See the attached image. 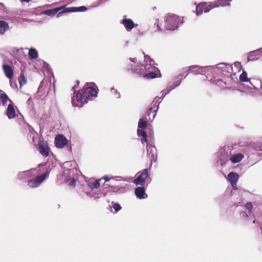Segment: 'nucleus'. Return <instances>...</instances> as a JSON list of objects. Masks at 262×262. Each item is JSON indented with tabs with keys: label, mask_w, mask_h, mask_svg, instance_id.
<instances>
[{
	"label": "nucleus",
	"mask_w": 262,
	"mask_h": 262,
	"mask_svg": "<svg viewBox=\"0 0 262 262\" xmlns=\"http://www.w3.org/2000/svg\"><path fill=\"white\" fill-rule=\"evenodd\" d=\"M154 61L147 55L144 56L142 63L137 62L136 58H129L127 63L126 68L128 70L146 78L152 79L158 77L159 71L155 66Z\"/></svg>",
	"instance_id": "1"
},
{
	"label": "nucleus",
	"mask_w": 262,
	"mask_h": 262,
	"mask_svg": "<svg viewBox=\"0 0 262 262\" xmlns=\"http://www.w3.org/2000/svg\"><path fill=\"white\" fill-rule=\"evenodd\" d=\"M214 72L220 73L225 76L223 79H211V82L222 88H225L227 86H230L234 82L237 80V77L235 73H233V68L232 65L226 63H220L216 65Z\"/></svg>",
	"instance_id": "2"
},
{
	"label": "nucleus",
	"mask_w": 262,
	"mask_h": 262,
	"mask_svg": "<svg viewBox=\"0 0 262 262\" xmlns=\"http://www.w3.org/2000/svg\"><path fill=\"white\" fill-rule=\"evenodd\" d=\"M77 88V85H75L73 88L74 92L72 98V103L75 107H82L84 103L88 102L89 100L97 96V91L92 86L85 85L81 91L76 92L75 89Z\"/></svg>",
	"instance_id": "3"
},
{
	"label": "nucleus",
	"mask_w": 262,
	"mask_h": 262,
	"mask_svg": "<svg viewBox=\"0 0 262 262\" xmlns=\"http://www.w3.org/2000/svg\"><path fill=\"white\" fill-rule=\"evenodd\" d=\"M183 24V18L179 16L168 14L165 16L164 27L167 30H174Z\"/></svg>",
	"instance_id": "4"
},
{
	"label": "nucleus",
	"mask_w": 262,
	"mask_h": 262,
	"mask_svg": "<svg viewBox=\"0 0 262 262\" xmlns=\"http://www.w3.org/2000/svg\"><path fill=\"white\" fill-rule=\"evenodd\" d=\"M185 71H190L192 73L195 74H201L205 75L207 78L212 74L215 71V67L214 66H204L201 67L197 65H193L188 67H185Z\"/></svg>",
	"instance_id": "5"
},
{
	"label": "nucleus",
	"mask_w": 262,
	"mask_h": 262,
	"mask_svg": "<svg viewBox=\"0 0 262 262\" xmlns=\"http://www.w3.org/2000/svg\"><path fill=\"white\" fill-rule=\"evenodd\" d=\"M50 170L47 169L46 171L42 174L38 176L34 179L28 180V185L31 188L38 187L41 183L49 177Z\"/></svg>",
	"instance_id": "6"
},
{
	"label": "nucleus",
	"mask_w": 262,
	"mask_h": 262,
	"mask_svg": "<svg viewBox=\"0 0 262 262\" xmlns=\"http://www.w3.org/2000/svg\"><path fill=\"white\" fill-rule=\"evenodd\" d=\"M137 175L138 177L134 180V183L137 185L143 186L148 177V169H144L142 171L138 172Z\"/></svg>",
	"instance_id": "7"
},
{
	"label": "nucleus",
	"mask_w": 262,
	"mask_h": 262,
	"mask_svg": "<svg viewBox=\"0 0 262 262\" xmlns=\"http://www.w3.org/2000/svg\"><path fill=\"white\" fill-rule=\"evenodd\" d=\"M66 6H63L59 7H57L53 9L47 10L43 11V13L48 16H54L57 13V17L61 16V14L66 12L64 10Z\"/></svg>",
	"instance_id": "8"
},
{
	"label": "nucleus",
	"mask_w": 262,
	"mask_h": 262,
	"mask_svg": "<svg viewBox=\"0 0 262 262\" xmlns=\"http://www.w3.org/2000/svg\"><path fill=\"white\" fill-rule=\"evenodd\" d=\"M121 24L123 25L127 32L130 31L135 27L138 26L135 24L130 18H127L126 16H123V19L121 21Z\"/></svg>",
	"instance_id": "9"
},
{
	"label": "nucleus",
	"mask_w": 262,
	"mask_h": 262,
	"mask_svg": "<svg viewBox=\"0 0 262 262\" xmlns=\"http://www.w3.org/2000/svg\"><path fill=\"white\" fill-rule=\"evenodd\" d=\"M147 154L150 158L151 161H156L157 160V149L155 145L147 144Z\"/></svg>",
	"instance_id": "10"
},
{
	"label": "nucleus",
	"mask_w": 262,
	"mask_h": 262,
	"mask_svg": "<svg viewBox=\"0 0 262 262\" xmlns=\"http://www.w3.org/2000/svg\"><path fill=\"white\" fill-rule=\"evenodd\" d=\"M67 144L68 140L63 135H60L56 137L55 139V144L56 147L62 148Z\"/></svg>",
	"instance_id": "11"
},
{
	"label": "nucleus",
	"mask_w": 262,
	"mask_h": 262,
	"mask_svg": "<svg viewBox=\"0 0 262 262\" xmlns=\"http://www.w3.org/2000/svg\"><path fill=\"white\" fill-rule=\"evenodd\" d=\"M38 149L40 154L43 157H47L49 154V148L43 141L38 142Z\"/></svg>",
	"instance_id": "12"
},
{
	"label": "nucleus",
	"mask_w": 262,
	"mask_h": 262,
	"mask_svg": "<svg viewBox=\"0 0 262 262\" xmlns=\"http://www.w3.org/2000/svg\"><path fill=\"white\" fill-rule=\"evenodd\" d=\"M233 148L232 146H224L221 150V154L225 159H228L232 155Z\"/></svg>",
	"instance_id": "13"
},
{
	"label": "nucleus",
	"mask_w": 262,
	"mask_h": 262,
	"mask_svg": "<svg viewBox=\"0 0 262 262\" xmlns=\"http://www.w3.org/2000/svg\"><path fill=\"white\" fill-rule=\"evenodd\" d=\"M261 56V53L259 49L249 53L248 55V61H255L258 59Z\"/></svg>",
	"instance_id": "14"
},
{
	"label": "nucleus",
	"mask_w": 262,
	"mask_h": 262,
	"mask_svg": "<svg viewBox=\"0 0 262 262\" xmlns=\"http://www.w3.org/2000/svg\"><path fill=\"white\" fill-rule=\"evenodd\" d=\"M135 193L136 196L139 199H143L147 198V194L145 193V190L143 187H138L136 188Z\"/></svg>",
	"instance_id": "15"
},
{
	"label": "nucleus",
	"mask_w": 262,
	"mask_h": 262,
	"mask_svg": "<svg viewBox=\"0 0 262 262\" xmlns=\"http://www.w3.org/2000/svg\"><path fill=\"white\" fill-rule=\"evenodd\" d=\"M3 69L5 76L9 79H11L13 77V71L11 66L8 64H4Z\"/></svg>",
	"instance_id": "16"
},
{
	"label": "nucleus",
	"mask_w": 262,
	"mask_h": 262,
	"mask_svg": "<svg viewBox=\"0 0 262 262\" xmlns=\"http://www.w3.org/2000/svg\"><path fill=\"white\" fill-rule=\"evenodd\" d=\"M239 80L242 82H249L250 85L247 86V89H251L252 86L256 88L254 84L250 81V79L247 77V73L245 71H243L242 74L239 76Z\"/></svg>",
	"instance_id": "17"
},
{
	"label": "nucleus",
	"mask_w": 262,
	"mask_h": 262,
	"mask_svg": "<svg viewBox=\"0 0 262 262\" xmlns=\"http://www.w3.org/2000/svg\"><path fill=\"white\" fill-rule=\"evenodd\" d=\"M6 115L9 119H11L15 117L16 113L13 103L9 104L8 105L6 111Z\"/></svg>",
	"instance_id": "18"
},
{
	"label": "nucleus",
	"mask_w": 262,
	"mask_h": 262,
	"mask_svg": "<svg viewBox=\"0 0 262 262\" xmlns=\"http://www.w3.org/2000/svg\"><path fill=\"white\" fill-rule=\"evenodd\" d=\"M101 179H102L95 180L93 179H90L88 181V185L92 189H97L100 186V181L101 180Z\"/></svg>",
	"instance_id": "19"
},
{
	"label": "nucleus",
	"mask_w": 262,
	"mask_h": 262,
	"mask_svg": "<svg viewBox=\"0 0 262 262\" xmlns=\"http://www.w3.org/2000/svg\"><path fill=\"white\" fill-rule=\"evenodd\" d=\"M238 179V175L236 172H231L228 175V180L231 184L235 185L236 184Z\"/></svg>",
	"instance_id": "20"
},
{
	"label": "nucleus",
	"mask_w": 262,
	"mask_h": 262,
	"mask_svg": "<svg viewBox=\"0 0 262 262\" xmlns=\"http://www.w3.org/2000/svg\"><path fill=\"white\" fill-rule=\"evenodd\" d=\"M244 158V155L242 154L238 153L236 154H232V155L230 158V160L232 163H238L242 161Z\"/></svg>",
	"instance_id": "21"
},
{
	"label": "nucleus",
	"mask_w": 262,
	"mask_h": 262,
	"mask_svg": "<svg viewBox=\"0 0 262 262\" xmlns=\"http://www.w3.org/2000/svg\"><path fill=\"white\" fill-rule=\"evenodd\" d=\"M87 10V8L85 6H80L78 7H66L64 10L66 12H84Z\"/></svg>",
	"instance_id": "22"
},
{
	"label": "nucleus",
	"mask_w": 262,
	"mask_h": 262,
	"mask_svg": "<svg viewBox=\"0 0 262 262\" xmlns=\"http://www.w3.org/2000/svg\"><path fill=\"white\" fill-rule=\"evenodd\" d=\"M9 29V24L4 20H0V35H4Z\"/></svg>",
	"instance_id": "23"
},
{
	"label": "nucleus",
	"mask_w": 262,
	"mask_h": 262,
	"mask_svg": "<svg viewBox=\"0 0 262 262\" xmlns=\"http://www.w3.org/2000/svg\"><path fill=\"white\" fill-rule=\"evenodd\" d=\"M137 135L139 137H141V141L142 143H147V135L144 129H137Z\"/></svg>",
	"instance_id": "24"
},
{
	"label": "nucleus",
	"mask_w": 262,
	"mask_h": 262,
	"mask_svg": "<svg viewBox=\"0 0 262 262\" xmlns=\"http://www.w3.org/2000/svg\"><path fill=\"white\" fill-rule=\"evenodd\" d=\"M232 0H217L214 2L215 6L219 7L220 6L224 7L230 5V2Z\"/></svg>",
	"instance_id": "25"
},
{
	"label": "nucleus",
	"mask_w": 262,
	"mask_h": 262,
	"mask_svg": "<svg viewBox=\"0 0 262 262\" xmlns=\"http://www.w3.org/2000/svg\"><path fill=\"white\" fill-rule=\"evenodd\" d=\"M204 6V12L207 13L213 8H215L214 2L212 3H202Z\"/></svg>",
	"instance_id": "26"
},
{
	"label": "nucleus",
	"mask_w": 262,
	"mask_h": 262,
	"mask_svg": "<svg viewBox=\"0 0 262 262\" xmlns=\"http://www.w3.org/2000/svg\"><path fill=\"white\" fill-rule=\"evenodd\" d=\"M180 84V82H178L177 84H176L174 86H168L167 89V91L165 92L164 90L161 91V98L163 99L165 96L170 93V92L173 89H175L176 87L178 86Z\"/></svg>",
	"instance_id": "27"
},
{
	"label": "nucleus",
	"mask_w": 262,
	"mask_h": 262,
	"mask_svg": "<svg viewBox=\"0 0 262 262\" xmlns=\"http://www.w3.org/2000/svg\"><path fill=\"white\" fill-rule=\"evenodd\" d=\"M31 170V169L18 172L17 174V178L19 180L25 179L27 177H29Z\"/></svg>",
	"instance_id": "28"
},
{
	"label": "nucleus",
	"mask_w": 262,
	"mask_h": 262,
	"mask_svg": "<svg viewBox=\"0 0 262 262\" xmlns=\"http://www.w3.org/2000/svg\"><path fill=\"white\" fill-rule=\"evenodd\" d=\"M28 55L31 59H36L38 56L37 51L34 48H31L29 50Z\"/></svg>",
	"instance_id": "29"
},
{
	"label": "nucleus",
	"mask_w": 262,
	"mask_h": 262,
	"mask_svg": "<svg viewBox=\"0 0 262 262\" xmlns=\"http://www.w3.org/2000/svg\"><path fill=\"white\" fill-rule=\"evenodd\" d=\"M1 99L4 105H6L7 101H9L11 103L10 104L12 103L11 100L9 99L8 96L5 93H2L1 94Z\"/></svg>",
	"instance_id": "30"
},
{
	"label": "nucleus",
	"mask_w": 262,
	"mask_h": 262,
	"mask_svg": "<svg viewBox=\"0 0 262 262\" xmlns=\"http://www.w3.org/2000/svg\"><path fill=\"white\" fill-rule=\"evenodd\" d=\"M147 121H146L145 120H144L142 119H141L139 120V121L138 122V129H144L146 128L147 127Z\"/></svg>",
	"instance_id": "31"
},
{
	"label": "nucleus",
	"mask_w": 262,
	"mask_h": 262,
	"mask_svg": "<svg viewBox=\"0 0 262 262\" xmlns=\"http://www.w3.org/2000/svg\"><path fill=\"white\" fill-rule=\"evenodd\" d=\"M110 207L111 208H113L115 210V212L114 213H117L119 210L121 209V206L120 205L117 203H115L114 202H112L111 205H110Z\"/></svg>",
	"instance_id": "32"
},
{
	"label": "nucleus",
	"mask_w": 262,
	"mask_h": 262,
	"mask_svg": "<svg viewBox=\"0 0 262 262\" xmlns=\"http://www.w3.org/2000/svg\"><path fill=\"white\" fill-rule=\"evenodd\" d=\"M204 12V6L202 3H200L196 7V14L197 15H201Z\"/></svg>",
	"instance_id": "33"
},
{
	"label": "nucleus",
	"mask_w": 262,
	"mask_h": 262,
	"mask_svg": "<svg viewBox=\"0 0 262 262\" xmlns=\"http://www.w3.org/2000/svg\"><path fill=\"white\" fill-rule=\"evenodd\" d=\"M18 81L19 83L20 87H21L22 85H24L26 83L25 77L24 75L19 76L18 78Z\"/></svg>",
	"instance_id": "34"
},
{
	"label": "nucleus",
	"mask_w": 262,
	"mask_h": 262,
	"mask_svg": "<svg viewBox=\"0 0 262 262\" xmlns=\"http://www.w3.org/2000/svg\"><path fill=\"white\" fill-rule=\"evenodd\" d=\"M255 148L257 150L262 151V138L256 143L255 145Z\"/></svg>",
	"instance_id": "35"
},
{
	"label": "nucleus",
	"mask_w": 262,
	"mask_h": 262,
	"mask_svg": "<svg viewBox=\"0 0 262 262\" xmlns=\"http://www.w3.org/2000/svg\"><path fill=\"white\" fill-rule=\"evenodd\" d=\"M234 68H236L235 71L233 72V73H235L236 72H239L241 71V69L242 68V65L240 62H235L234 63Z\"/></svg>",
	"instance_id": "36"
},
{
	"label": "nucleus",
	"mask_w": 262,
	"mask_h": 262,
	"mask_svg": "<svg viewBox=\"0 0 262 262\" xmlns=\"http://www.w3.org/2000/svg\"><path fill=\"white\" fill-rule=\"evenodd\" d=\"M111 91L112 92L113 91V94H114V96L117 98V99H119L121 97V95H120V94L119 92H118V91L117 90H115L114 89V87H112L111 89Z\"/></svg>",
	"instance_id": "37"
},
{
	"label": "nucleus",
	"mask_w": 262,
	"mask_h": 262,
	"mask_svg": "<svg viewBox=\"0 0 262 262\" xmlns=\"http://www.w3.org/2000/svg\"><path fill=\"white\" fill-rule=\"evenodd\" d=\"M185 68H183L182 70H181V74H180L178 76V78H179V77H181V76H182L183 75V74L184 73H186V75L184 76L183 78H185L186 77V76H187V75L190 73V72H191L190 71H187V70L186 71H185L184 70V69Z\"/></svg>",
	"instance_id": "38"
},
{
	"label": "nucleus",
	"mask_w": 262,
	"mask_h": 262,
	"mask_svg": "<svg viewBox=\"0 0 262 262\" xmlns=\"http://www.w3.org/2000/svg\"><path fill=\"white\" fill-rule=\"evenodd\" d=\"M245 208L248 210L249 213H250L253 208L252 203L251 202L247 203L245 205Z\"/></svg>",
	"instance_id": "39"
},
{
	"label": "nucleus",
	"mask_w": 262,
	"mask_h": 262,
	"mask_svg": "<svg viewBox=\"0 0 262 262\" xmlns=\"http://www.w3.org/2000/svg\"><path fill=\"white\" fill-rule=\"evenodd\" d=\"M69 185L71 186H75V180L74 179H71L69 180Z\"/></svg>",
	"instance_id": "40"
},
{
	"label": "nucleus",
	"mask_w": 262,
	"mask_h": 262,
	"mask_svg": "<svg viewBox=\"0 0 262 262\" xmlns=\"http://www.w3.org/2000/svg\"><path fill=\"white\" fill-rule=\"evenodd\" d=\"M162 98H161V97H156L155 99H154V101H156V103L157 102H158V103H160L162 100Z\"/></svg>",
	"instance_id": "41"
},
{
	"label": "nucleus",
	"mask_w": 262,
	"mask_h": 262,
	"mask_svg": "<svg viewBox=\"0 0 262 262\" xmlns=\"http://www.w3.org/2000/svg\"><path fill=\"white\" fill-rule=\"evenodd\" d=\"M182 78H180L179 77V78H178V77L176 78V81L175 82H174L173 83V85H171V86H174L176 84H177L178 83V82H180V83L181 82V81H182Z\"/></svg>",
	"instance_id": "42"
},
{
	"label": "nucleus",
	"mask_w": 262,
	"mask_h": 262,
	"mask_svg": "<svg viewBox=\"0 0 262 262\" xmlns=\"http://www.w3.org/2000/svg\"><path fill=\"white\" fill-rule=\"evenodd\" d=\"M10 85L13 88L17 86L16 83L15 82H13L11 79L10 81Z\"/></svg>",
	"instance_id": "43"
},
{
	"label": "nucleus",
	"mask_w": 262,
	"mask_h": 262,
	"mask_svg": "<svg viewBox=\"0 0 262 262\" xmlns=\"http://www.w3.org/2000/svg\"><path fill=\"white\" fill-rule=\"evenodd\" d=\"M241 216L242 217H247L248 216L247 213L245 211H242L241 212Z\"/></svg>",
	"instance_id": "44"
},
{
	"label": "nucleus",
	"mask_w": 262,
	"mask_h": 262,
	"mask_svg": "<svg viewBox=\"0 0 262 262\" xmlns=\"http://www.w3.org/2000/svg\"><path fill=\"white\" fill-rule=\"evenodd\" d=\"M102 179H104L106 182H108L110 180V179L107 176H104Z\"/></svg>",
	"instance_id": "45"
},
{
	"label": "nucleus",
	"mask_w": 262,
	"mask_h": 262,
	"mask_svg": "<svg viewBox=\"0 0 262 262\" xmlns=\"http://www.w3.org/2000/svg\"><path fill=\"white\" fill-rule=\"evenodd\" d=\"M152 112V107H150V108L148 109V111H147V115L149 116L150 115V113H151Z\"/></svg>",
	"instance_id": "46"
},
{
	"label": "nucleus",
	"mask_w": 262,
	"mask_h": 262,
	"mask_svg": "<svg viewBox=\"0 0 262 262\" xmlns=\"http://www.w3.org/2000/svg\"><path fill=\"white\" fill-rule=\"evenodd\" d=\"M231 186H232V188L234 190H237V186H236V184H235V185H233V184H231Z\"/></svg>",
	"instance_id": "47"
},
{
	"label": "nucleus",
	"mask_w": 262,
	"mask_h": 262,
	"mask_svg": "<svg viewBox=\"0 0 262 262\" xmlns=\"http://www.w3.org/2000/svg\"><path fill=\"white\" fill-rule=\"evenodd\" d=\"M123 190H116V189H115V190H113V191L114 192H123Z\"/></svg>",
	"instance_id": "48"
},
{
	"label": "nucleus",
	"mask_w": 262,
	"mask_h": 262,
	"mask_svg": "<svg viewBox=\"0 0 262 262\" xmlns=\"http://www.w3.org/2000/svg\"><path fill=\"white\" fill-rule=\"evenodd\" d=\"M31 0H21V2H27V3H28Z\"/></svg>",
	"instance_id": "49"
},
{
	"label": "nucleus",
	"mask_w": 262,
	"mask_h": 262,
	"mask_svg": "<svg viewBox=\"0 0 262 262\" xmlns=\"http://www.w3.org/2000/svg\"><path fill=\"white\" fill-rule=\"evenodd\" d=\"M260 51V53H261V56H262V48H259Z\"/></svg>",
	"instance_id": "50"
},
{
	"label": "nucleus",
	"mask_w": 262,
	"mask_h": 262,
	"mask_svg": "<svg viewBox=\"0 0 262 262\" xmlns=\"http://www.w3.org/2000/svg\"><path fill=\"white\" fill-rule=\"evenodd\" d=\"M156 115V113H155L154 114L153 117H152V120H153V119H154V118L155 117Z\"/></svg>",
	"instance_id": "51"
},
{
	"label": "nucleus",
	"mask_w": 262,
	"mask_h": 262,
	"mask_svg": "<svg viewBox=\"0 0 262 262\" xmlns=\"http://www.w3.org/2000/svg\"><path fill=\"white\" fill-rule=\"evenodd\" d=\"M158 30H159V31L161 30V29H160V27L158 25Z\"/></svg>",
	"instance_id": "52"
},
{
	"label": "nucleus",
	"mask_w": 262,
	"mask_h": 262,
	"mask_svg": "<svg viewBox=\"0 0 262 262\" xmlns=\"http://www.w3.org/2000/svg\"><path fill=\"white\" fill-rule=\"evenodd\" d=\"M79 85V82L77 81V85Z\"/></svg>",
	"instance_id": "53"
}]
</instances>
